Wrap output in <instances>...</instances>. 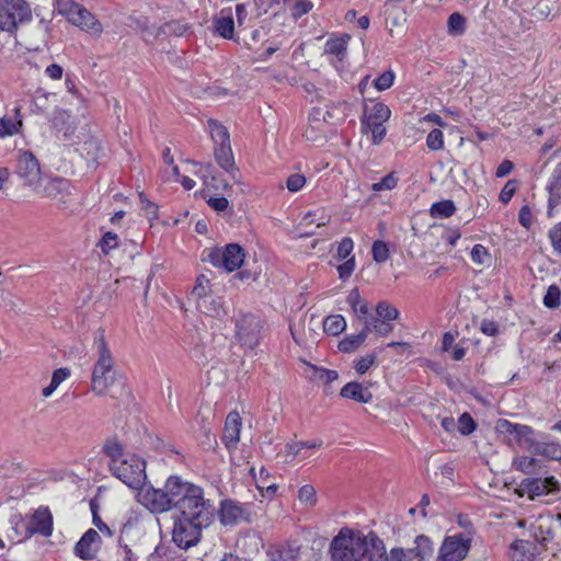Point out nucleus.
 <instances>
[{
  "label": "nucleus",
  "mask_w": 561,
  "mask_h": 561,
  "mask_svg": "<svg viewBox=\"0 0 561 561\" xmlns=\"http://www.w3.org/2000/svg\"><path fill=\"white\" fill-rule=\"evenodd\" d=\"M171 493L175 500L169 518L173 526H209L214 520L215 507L204 497V490L183 481L178 476L169 477Z\"/></svg>",
  "instance_id": "f257e3e1"
},
{
  "label": "nucleus",
  "mask_w": 561,
  "mask_h": 561,
  "mask_svg": "<svg viewBox=\"0 0 561 561\" xmlns=\"http://www.w3.org/2000/svg\"><path fill=\"white\" fill-rule=\"evenodd\" d=\"M332 561H385V543L373 531L341 528L330 545Z\"/></svg>",
  "instance_id": "f03ea898"
},
{
  "label": "nucleus",
  "mask_w": 561,
  "mask_h": 561,
  "mask_svg": "<svg viewBox=\"0 0 561 561\" xmlns=\"http://www.w3.org/2000/svg\"><path fill=\"white\" fill-rule=\"evenodd\" d=\"M94 345L99 356L92 371L91 388L95 394L104 396L108 393L110 387L114 383L116 371L103 331L99 330L95 333Z\"/></svg>",
  "instance_id": "7ed1b4c3"
},
{
  "label": "nucleus",
  "mask_w": 561,
  "mask_h": 561,
  "mask_svg": "<svg viewBox=\"0 0 561 561\" xmlns=\"http://www.w3.org/2000/svg\"><path fill=\"white\" fill-rule=\"evenodd\" d=\"M108 466L112 473L129 488L138 489L146 480V463L134 454H129L123 460H116L115 463Z\"/></svg>",
  "instance_id": "20e7f679"
},
{
  "label": "nucleus",
  "mask_w": 561,
  "mask_h": 561,
  "mask_svg": "<svg viewBox=\"0 0 561 561\" xmlns=\"http://www.w3.org/2000/svg\"><path fill=\"white\" fill-rule=\"evenodd\" d=\"M32 19L26 0H0V31L12 33Z\"/></svg>",
  "instance_id": "39448f33"
},
{
  "label": "nucleus",
  "mask_w": 561,
  "mask_h": 561,
  "mask_svg": "<svg viewBox=\"0 0 561 561\" xmlns=\"http://www.w3.org/2000/svg\"><path fill=\"white\" fill-rule=\"evenodd\" d=\"M538 531L534 533V540H516L511 546V561H534L536 554L540 551L538 546L543 549L549 548V542L552 539L551 528H537Z\"/></svg>",
  "instance_id": "423d86ee"
},
{
  "label": "nucleus",
  "mask_w": 561,
  "mask_h": 561,
  "mask_svg": "<svg viewBox=\"0 0 561 561\" xmlns=\"http://www.w3.org/2000/svg\"><path fill=\"white\" fill-rule=\"evenodd\" d=\"M75 187L70 181L60 176H44L33 191L39 197L55 201L60 206H68L71 202Z\"/></svg>",
  "instance_id": "0eeeda50"
},
{
  "label": "nucleus",
  "mask_w": 561,
  "mask_h": 561,
  "mask_svg": "<svg viewBox=\"0 0 561 561\" xmlns=\"http://www.w3.org/2000/svg\"><path fill=\"white\" fill-rule=\"evenodd\" d=\"M169 479L165 481L164 489L149 488L139 493L140 503L151 513L165 514L164 519L170 516V508L175 500L171 493Z\"/></svg>",
  "instance_id": "6e6552de"
},
{
  "label": "nucleus",
  "mask_w": 561,
  "mask_h": 561,
  "mask_svg": "<svg viewBox=\"0 0 561 561\" xmlns=\"http://www.w3.org/2000/svg\"><path fill=\"white\" fill-rule=\"evenodd\" d=\"M15 172L23 182V185L30 187L32 191H34L44 179L37 158L33 152L26 150L18 151Z\"/></svg>",
  "instance_id": "1a4fd4ad"
},
{
  "label": "nucleus",
  "mask_w": 561,
  "mask_h": 561,
  "mask_svg": "<svg viewBox=\"0 0 561 561\" xmlns=\"http://www.w3.org/2000/svg\"><path fill=\"white\" fill-rule=\"evenodd\" d=\"M236 337L243 347L253 350L262 339V322L252 314H243L236 321Z\"/></svg>",
  "instance_id": "9d476101"
},
{
  "label": "nucleus",
  "mask_w": 561,
  "mask_h": 561,
  "mask_svg": "<svg viewBox=\"0 0 561 561\" xmlns=\"http://www.w3.org/2000/svg\"><path fill=\"white\" fill-rule=\"evenodd\" d=\"M244 250L237 243L226 245L225 250H211L205 259L214 266H222L227 272H233L244 262Z\"/></svg>",
  "instance_id": "9b49d317"
},
{
  "label": "nucleus",
  "mask_w": 561,
  "mask_h": 561,
  "mask_svg": "<svg viewBox=\"0 0 561 561\" xmlns=\"http://www.w3.org/2000/svg\"><path fill=\"white\" fill-rule=\"evenodd\" d=\"M471 538L463 535H455L447 537L440 548L439 557L445 561H461L470 549Z\"/></svg>",
  "instance_id": "f8f14e48"
},
{
  "label": "nucleus",
  "mask_w": 561,
  "mask_h": 561,
  "mask_svg": "<svg viewBox=\"0 0 561 561\" xmlns=\"http://www.w3.org/2000/svg\"><path fill=\"white\" fill-rule=\"evenodd\" d=\"M67 15L69 22L73 25H77L92 34H101L103 31L102 24L94 18V15L78 3H72L70 5Z\"/></svg>",
  "instance_id": "ddd939ff"
},
{
  "label": "nucleus",
  "mask_w": 561,
  "mask_h": 561,
  "mask_svg": "<svg viewBox=\"0 0 561 561\" xmlns=\"http://www.w3.org/2000/svg\"><path fill=\"white\" fill-rule=\"evenodd\" d=\"M558 486L559 483L554 477H547L545 479L527 478L520 482L523 493L527 494L531 500L557 491Z\"/></svg>",
  "instance_id": "4468645a"
},
{
  "label": "nucleus",
  "mask_w": 561,
  "mask_h": 561,
  "mask_svg": "<svg viewBox=\"0 0 561 561\" xmlns=\"http://www.w3.org/2000/svg\"><path fill=\"white\" fill-rule=\"evenodd\" d=\"M219 517L224 526L250 523L247 508L233 500L221 501Z\"/></svg>",
  "instance_id": "2eb2a0df"
},
{
  "label": "nucleus",
  "mask_w": 561,
  "mask_h": 561,
  "mask_svg": "<svg viewBox=\"0 0 561 561\" xmlns=\"http://www.w3.org/2000/svg\"><path fill=\"white\" fill-rule=\"evenodd\" d=\"M102 540L99 533L89 528L75 547L76 554L82 560H92L95 558Z\"/></svg>",
  "instance_id": "dca6fc26"
},
{
  "label": "nucleus",
  "mask_w": 561,
  "mask_h": 561,
  "mask_svg": "<svg viewBox=\"0 0 561 561\" xmlns=\"http://www.w3.org/2000/svg\"><path fill=\"white\" fill-rule=\"evenodd\" d=\"M214 33L225 39H234V21L232 8L221 9L213 18Z\"/></svg>",
  "instance_id": "f3484780"
},
{
  "label": "nucleus",
  "mask_w": 561,
  "mask_h": 561,
  "mask_svg": "<svg viewBox=\"0 0 561 561\" xmlns=\"http://www.w3.org/2000/svg\"><path fill=\"white\" fill-rule=\"evenodd\" d=\"M201 539V528H173L172 540L181 549L195 546Z\"/></svg>",
  "instance_id": "a211bd4d"
},
{
  "label": "nucleus",
  "mask_w": 561,
  "mask_h": 561,
  "mask_svg": "<svg viewBox=\"0 0 561 561\" xmlns=\"http://www.w3.org/2000/svg\"><path fill=\"white\" fill-rule=\"evenodd\" d=\"M196 307L202 313L213 318H220L226 314L222 298L214 293L198 301Z\"/></svg>",
  "instance_id": "6ab92c4d"
},
{
  "label": "nucleus",
  "mask_w": 561,
  "mask_h": 561,
  "mask_svg": "<svg viewBox=\"0 0 561 561\" xmlns=\"http://www.w3.org/2000/svg\"><path fill=\"white\" fill-rule=\"evenodd\" d=\"M241 417L238 412H230L225 422L222 439L226 445H236L240 439Z\"/></svg>",
  "instance_id": "aec40b11"
},
{
  "label": "nucleus",
  "mask_w": 561,
  "mask_h": 561,
  "mask_svg": "<svg viewBox=\"0 0 561 561\" xmlns=\"http://www.w3.org/2000/svg\"><path fill=\"white\" fill-rule=\"evenodd\" d=\"M340 394L343 398L354 400L358 403H368L373 399V394L369 389L356 381L346 383L341 389Z\"/></svg>",
  "instance_id": "412c9836"
},
{
  "label": "nucleus",
  "mask_w": 561,
  "mask_h": 561,
  "mask_svg": "<svg viewBox=\"0 0 561 561\" xmlns=\"http://www.w3.org/2000/svg\"><path fill=\"white\" fill-rule=\"evenodd\" d=\"M548 214L551 215L553 208L561 204V163L554 168L549 185Z\"/></svg>",
  "instance_id": "4be33fe9"
},
{
  "label": "nucleus",
  "mask_w": 561,
  "mask_h": 561,
  "mask_svg": "<svg viewBox=\"0 0 561 561\" xmlns=\"http://www.w3.org/2000/svg\"><path fill=\"white\" fill-rule=\"evenodd\" d=\"M13 115H4L0 118V138L11 137L20 133L23 122L20 107L13 110Z\"/></svg>",
  "instance_id": "5701e85b"
},
{
  "label": "nucleus",
  "mask_w": 561,
  "mask_h": 561,
  "mask_svg": "<svg viewBox=\"0 0 561 561\" xmlns=\"http://www.w3.org/2000/svg\"><path fill=\"white\" fill-rule=\"evenodd\" d=\"M214 154L220 168L230 173L232 178H234V173L238 172V169L234 165L230 142L215 146Z\"/></svg>",
  "instance_id": "b1692460"
},
{
  "label": "nucleus",
  "mask_w": 561,
  "mask_h": 561,
  "mask_svg": "<svg viewBox=\"0 0 561 561\" xmlns=\"http://www.w3.org/2000/svg\"><path fill=\"white\" fill-rule=\"evenodd\" d=\"M350 35L345 34L341 37L330 38L324 45V53L334 56L339 61H343L347 51V43Z\"/></svg>",
  "instance_id": "393cba45"
},
{
  "label": "nucleus",
  "mask_w": 561,
  "mask_h": 561,
  "mask_svg": "<svg viewBox=\"0 0 561 561\" xmlns=\"http://www.w3.org/2000/svg\"><path fill=\"white\" fill-rule=\"evenodd\" d=\"M211 287L213 285L210 283V279L206 275L199 274L195 279V284L191 291L190 299L195 301V304L197 305L198 301H202L205 297L214 293Z\"/></svg>",
  "instance_id": "a878e982"
},
{
  "label": "nucleus",
  "mask_w": 561,
  "mask_h": 561,
  "mask_svg": "<svg viewBox=\"0 0 561 561\" xmlns=\"http://www.w3.org/2000/svg\"><path fill=\"white\" fill-rule=\"evenodd\" d=\"M149 561H186L182 552L167 545H158L149 556Z\"/></svg>",
  "instance_id": "bb28decb"
},
{
  "label": "nucleus",
  "mask_w": 561,
  "mask_h": 561,
  "mask_svg": "<svg viewBox=\"0 0 561 561\" xmlns=\"http://www.w3.org/2000/svg\"><path fill=\"white\" fill-rule=\"evenodd\" d=\"M391 115L390 108L380 102L375 103L369 112L365 114L362 123H385L389 119Z\"/></svg>",
  "instance_id": "cd10ccee"
},
{
  "label": "nucleus",
  "mask_w": 561,
  "mask_h": 561,
  "mask_svg": "<svg viewBox=\"0 0 561 561\" xmlns=\"http://www.w3.org/2000/svg\"><path fill=\"white\" fill-rule=\"evenodd\" d=\"M322 444L321 439L290 442L286 444L285 451L287 456L295 458L301 454L302 449L320 448Z\"/></svg>",
  "instance_id": "c85d7f7f"
},
{
  "label": "nucleus",
  "mask_w": 561,
  "mask_h": 561,
  "mask_svg": "<svg viewBox=\"0 0 561 561\" xmlns=\"http://www.w3.org/2000/svg\"><path fill=\"white\" fill-rule=\"evenodd\" d=\"M346 328V321L341 314H331L323 321V330L327 334L336 336Z\"/></svg>",
  "instance_id": "c756f323"
},
{
  "label": "nucleus",
  "mask_w": 561,
  "mask_h": 561,
  "mask_svg": "<svg viewBox=\"0 0 561 561\" xmlns=\"http://www.w3.org/2000/svg\"><path fill=\"white\" fill-rule=\"evenodd\" d=\"M456 211V206L453 201L444 199L436 202L431 206L430 214L433 218H449Z\"/></svg>",
  "instance_id": "7c9ffc66"
},
{
  "label": "nucleus",
  "mask_w": 561,
  "mask_h": 561,
  "mask_svg": "<svg viewBox=\"0 0 561 561\" xmlns=\"http://www.w3.org/2000/svg\"><path fill=\"white\" fill-rule=\"evenodd\" d=\"M415 547L411 549H407L409 552L416 554L421 561H424L427 557L433 553V543L428 537L425 536H416L415 538Z\"/></svg>",
  "instance_id": "2f4dec72"
},
{
  "label": "nucleus",
  "mask_w": 561,
  "mask_h": 561,
  "mask_svg": "<svg viewBox=\"0 0 561 561\" xmlns=\"http://www.w3.org/2000/svg\"><path fill=\"white\" fill-rule=\"evenodd\" d=\"M536 455L550 460L561 461V444L554 442H541L536 449Z\"/></svg>",
  "instance_id": "473e14b6"
},
{
  "label": "nucleus",
  "mask_w": 561,
  "mask_h": 561,
  "mask_svg": "<svg viewBox=\"0 0 561 561\" xmlns=\"http://www.w3.org/2000/svg\"><path fill=\"white\" fill-rule=\"evenodd\" d=\"M520 430L522 433L517 437V443L519 447L536 455V449L541 442H537L535 439L534 430L530 426L526 425L524 428Z\"/></svg>",
  "instance_id": "72a5a7b5"
},
{
  "label": "nucleus",
  "mask_w": 561,
  "mask_h": 561,
  "mask_svg": "<svg viewBox=\"0 0 561 561\" xmlns=\"http://www.w3.org/2000/svg\"><path fill=\"white\" fill-rule=\"evenodd\" d=\"M366 337L367 333L364 329L357 334L347 335L339 343V350L344 353L354 352L365 342Z\"/></svg>",
  "instance_id": "f704fd0d"
},
{
  "label": "nucleus",
  "mask_w": 561,
  "mask_h": 561,
  "mask_svg": "<svg viewBox=\"0 0 561 561\" xmlns=\"http://www.w3.org/2000/svg\"><path fill=\"white\" fill-rule=\"evenodd\" d=\"M210 136L215 142V146L230 142L229 133L227 128L217 121L210 119L208 122Z\"/></svg>",
  "instance_id": "c9c22d12"
},
{
  "label": "nucleus",
  "mask_w": 561,
  "mask_h": 561,
  "mask_svg": "<svg viewBox=\"0 0 561 561\" xmlns=\"http://www.w3.org/2000/svg\"><path fill=\"white\" fill-rule=\"evenodd\" d=\"M284 3L289 8L291 16L299 19L307 14L313 8L310 0H284Z\"/></svg>",
  "instance_id": "e433bc0d"
},
{
  "label": "nucleus",
  "mask_w": 561,
  "mask_h": 561,
  "mask_svg": "<svg viewBox=\"0 0 561 561\" xmlns=\"http://www.w3.org/2000/svg\"><path fill=\"white\" fill-rule=\"evenodd\" d=\"M28 526H53V514L47 506H39L31 516Z\"/></svg>",
  "instance_id": "4c0bfd02"
},
{
  "label": "nucleus",
  "mask_w": 561,
  "mask_h": 561,
  "mask_svg": "<svg viewBox=\"0 0 561 561\" xmlns=\"http://www.w3.org/2000/svg\"><path fill=\"white\" fill-rule=\"evenodd\" d=\"M393 329V325L389 323L388 321L381 320L377 317L371 318L370 320H365V328L366 333L368 331H374L377 334L381 336L388 335Z\"/></svg>",
  "instance_id": "58836bf2"
},
{
  "label": "nucleus",
  "mask_w": 561,
  "mask_h": 561,
  "mask_svg": "<svg viewBox=\"0 0 561 561\" xmlns=\"http://www.w3.org/2000/svg\"><path fill=\"white\" fill-rule=\"evenodd\" d=\"M298 501L305 507H314L318 503L317 492L313 485L305 484L298 490Z\"/></svg>",
  "instance_id": "ea45409f"
},
{
  "label": "nucleus",
  "mask_w": 561,
  "mask_h": 561,
  "mask_svg": "<svg viewBox=\"0 0 561 561\" xmlns=\"http://www.w3.org/2000/svg\"><path fill=\"white\" fill-rule=\"evenodd\" d=\"M362 130L371 134L374 145H379L386 136V127L383 123H362Z\"/></svg>",
  "instance_id": "a19ab883"
},
{
  "label": "nucleus",
  "mask_w": 561,
  "mask_h": 561,
  "mask_svg": "<svg viewBox=\"0 0 561 561\" xmlns=\"http://www.w3.org/2000/svg\"><path fill=\"white\" fill-rule=\"evenodd\" d=\"M347 301L359 319H364L366 317L368 313V306L365 301L362 300L357 289H354L350 293Z\"/></svg>",
  "instance_id": "79ce46f5"
},
{
  "label": "nucleus",
  "mask_w": 561,
  "mask_h": 561,
  "mask_svg": "<svg viewBox=\"0 0 561 561\" xmlns=\"http://www.w3.org/2000/svg\"><path fill=\"white\" fill-rule=\"evenodd\" d=\"M104 453L110 458V463H115L116 460H123L125 456L129 455L124 453L123 446L116 440H107L103 447Z\"/></svg>",
  "instance_id": "37998d69"
},
{
  "label": "nucleus",
  "mask_w": 561,
  "mask_h": 561,
  "mask_svg": "<svg viewBox=\"0 0 561 561\" xmlns=\"http://www.w3.org/2000/svg\"><path fill=\"white\" fill-rule=\"evenodd\" d=\"M447 25L450 35H461L466 30V19L460 13L455 12L449 15Z\"/></svg>",
  "instance_id": "c03bdc74"
},
{
  "label": "nucleus",
  "mask_w": 561,
  "mask_h": 561,
  "mask_svg": "<svg viewBox=\"0 0 561 561\" xmlns=\"http://www.w3.org/2000/svg\"><path fill=\"white\" fill-rule=\"evenodd\" d=\"M385 561H421L416 554L409 552L407 549L394 548L391 549L390 554H387V550L385 549L383 554Z\"/></svg>",
  "instance_id": "a18cd8bd"
},
{
  "label": "nucleus",
  "mask_w": 561,
  "mask_h": 561,
  "mask_svg": "<svg viewBox=\"0 0 561 561\" xmlns=\"http://www.w3.org/2000/svg\"><path fill=\"white\" fill-rule=\"evenodd\" d=\"M377 318L385 321H393L398 319L399 311L393 306L389 305L386 301H380L376 307Z\"/></svg>",
  "instance_id": "49530a36"
},
{
  "label": "nucleus",
  "mask_w": 561,
  "mask_h": 561,
  "mask_svg": "<svg viewBox=\"0 0 561 561\" xmlns=\"http://www.w3.org/2000/svg\"><path fill=\"white\" fill-rule=\"evenodd\" d=\"M373 259L376 263H385L389 259V247L386 242L377 240L371 247Z\"/></svg>",
  "instance_id": "de8ad7c7"
},
{
  "label": "nucleus",
  "mask_w": 561,
  "mask_h": 561,
  "mask_svg": "<svg viewBox=\"0 0 561 561\" xmlns=\"http://www.w3.org/2000/svg\"><path fill=\"white\" fill-rule=\"evenodd\" d=\"M561 290L557 285H550L547 289V293L543 297V305L547 308L554 309L558 308L561 304Z\"/></svg>",
  "instance_id": "09e8293b"
},
{
  "label": "nucleus",
  "mask_w": 561,
  "mask_h": 561,
  "mask_svg": "<svg viewBox=\"0 0 561 561\" xmlns=\"http://www.w3.org/2000/svg\"><path fill=\"white\" fill-rule=\"evenodd\" d=\"M426 146L433 151H438L444 148V135L440 129H433L426 137Z\"/></svg>",
  "instance_id": "8fccbe9b"
},
{
  "label": "nucleus",
  "mask_w": 561,
  "mask_h": 561,
  "mask_svg": "<svg viewBox=\"0 0 561 561\" xmlns=\"http://www.w3.org/2000/svg\"><path fill=\"white\" fill-rule=\"evenodd\" d=\"M313 370V378L324 383H331L337 379L339 374L336 370L327 369L322 367L311 366Z\"/></svg>",
  "instance_id": "3c124183"
},
{
  "label": "nucleus",
  "mask_w": 561,
  "mask_h": 561,
  "mask_svg": "<svg viewBox=\"0 0 561 561\" xmlns=\"http://www.w3.org/2000/svg\"><path fill=\"white\" fill-rule=\"evenodd\" d=\"M525 426L526 425L512 423L507 420L502 419L497 421L496 430L502 434L515 435V437L517 438L518 435L522 433V430L519 428H524Z\"/></svg>",
  "instance_id": "603ef678"
},
{
  "label": "nucleus",
  "mask_w": 561,
  "mask_h": 561,
  "mask_svg": "<svg viewBox=\"0 0 561 561\" xmlns=\"http://www.w3.org/2000/svg\"><path fill=\"white\" fill-rule=\"evenodd\" d=\"M398 184V179L393 173H389L383 176L379 182H376L371 185V191L380 192V191H390L394 188Z\"/></svg>",
  "instance_id": "864d4df0"
},
{
  "label": "nucleus",
  "mask_w": 561,
  "mask_h": 561,
  "mask_svg": "<svg viewBox=\"0 0 561 561\" xmlns=\"http://www.w3.org/2000/svg\"><path fill=\"white\" fill-rule=\"evenodd\" d=\"M548 238L553 248V251L561 255V222L553 225L549 230Z\"/></svg>",
  "instance_id": "5fc2aeb1"
},
{
  "label": "nucleus",
  "mask_w": 561,
  "mask_h": 561,
  "mask_svg": "<svg viewBox=\"0 0 561 561\" xmlns=\"http://www.w3.org/2000/svg\"><path fill=\"white\" fill-rule=\"evenodd\" d=\"M470 255L471 260L479 265H484L490 259V253L482 244H474Z\"/></svg>",
  "instance_id": "6e6d98bb"
},
{
  "label": "nucleus",
  "mask_w": 561,
  "mask_h": 561,
  "mask_svg": "<svg viewBox=\"0 0 561 561\" xmlns=\"http://www.w3.org/2000/svg\"><path fill=\"white\" fill-rule=\"evenodd\" d=\"M100 149H101V147H100L99 141L95 138H90L83 142L80 151L82 153H87L88 159L94 161L98 158V153H99Z\"/></svg>",
  "instance_id": "4d7b16f0"
},
{
  "label": "nucleus",
  "mask_w": 561,
  "mask_h": 561,
  "mask_svg": "<svg viewBox=\"0 0 561 561\" xmlns=\"http://www.w3.org/2000/svg\"><path fill=\"white\" fill-rule=\"evenodd\" d=\"M394 81V73L391 70L385 71L374 81V85L379 91L389 89Z\"/></svg>",
  "instance_id": "13d9d810"
},
{
  "label": "nucleus",
  "mask_w": 561,
  "mask_h": 561,
  "mask_svg": "<svg viewBox=\"0 0 561 561\" xmlns=\"http://www.w3.org/2000/svg\"><path fill=\"white\" fill-rule=\"evenodd\" d=\"M515 463L517 469L526 474H531L536 472L538 460L530 457H520Z\"/></svg>",
  "instance_id": "bf43d9fd"
},
{
  "label": "nucleus",
  "mask_w": 561,
  "mask_h": 561,
  "mask_svg": "<svg viewBox=\"0 0 561 561\" xmlns=\"http://www.w3.org/2000/svg\"><path fill=\"white\" fill-rule=\"evenodd\" d=\"M353 249H354V242H353L352 238H350V237L343 238L337 247L336 259L337 260L347 259L351 255Z\"/></svg>",
  "instance_id": "052dcab7"
},
{
  "label": "nucleus",
  "mask_w": 561,
  "mask_h": 561,
  "mask_svg": "<svg viewBox=\"0 0 561 561\" xmlns=\"http://www.w3.org/2000/svg\"><path fill=\"white\" fill-rule=\"evenodd\" d=\"M306 184V178L302 174L295 173L287 178L286 187L289 192H299Z\"/></svg>",
  "instance_id": "680f3d73"
},
{
  "label": "nucleus",
  "mask_w": 561,
  "mask_h": 561,
  "mask_svg": "<svg viewBox=\"0 0 561 561\" xmlns=\"http://www.w3.org/2000/svg\"><path fill=\"white\" fill-rule=\"evenodd\" d=\"M459 432L462 435H469L476 430V423L469 413H463L460 415L459 420Z\"/></svg>",
  "instance_id": "e2e57ef3"
},
{
  "label": "nucleus",
  "mask_w": 561,
  "mask_h": 561,
  "mask_svg": "<svg viewBox=\"0 0 561 561\" xmlns=\"http://www.w3.org/2000/svg\"><path fill=\"white\" fill-rule=\"evenodd\" d=\"M305 137L313 142L322 141L325 138V130L323 127H318L317 125L309 124V126L305 130Z\"/></svg>",
  "instance_id": "0e129e2a"
},
{
  "label": "nucleus",
  "mask_w": 561,
  "mask_h": 561,
  "mask_svg": "<svg viewBox=\"0 0 561 561\" xmlns=\"http://www.w3.org/2000/svg\"><path fill=\"white\" fill-rule=\"evenodd\" d=\"M376 362V355L369 354L355 362L354 368L357 374L364 375Z\"/></svg>",
  "instance_id": "69168bd1"
},
{
  "label": "nucleus",
  "mask_w": 561,
  "mask_h": 561,
  "mask_svg": "<svg viewBox=\"0 0 561 561\" xmlns=\"http://www.w3.org/2000/svg\"><path fill=\"white\" fill-rule=\"evenodd\" d=\"M517 188V182L515 180H508L500 192L499 199L503 204H507Z\"/></svg>",
  "instance_id": "338daca9"
},
{
  "label": "nucleus",
  "mask_w": 561,
  "mask_h": 561,
  "mask_svg": "<svg viewBox=\"0 0 561 561\" xmlns=\"http://www.w3.org/2000/svg\"><path fill=\"white\" fill-rule=\"evenodd\" d=\"M102 252L107 254L112 249L117 247V234L114 232H106L100 243H99Z\"/></svg>",
  "instance_id": "774afa93"
}]
</instances>
